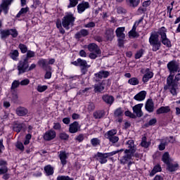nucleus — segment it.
I'll list each match as a JSON object with an SVG mask.
<instances>
[{"instance_id":"obj_58","label":"nucleus","mask_w":180,"mask_h":180,"mask_svg":"<svg viewBox=\"0 0 180 180\" xmlns=\"http://www.w3.org/2000/svg\"><path fill=\"white\" fill-rule=\"evenodd\" d=\"M101 76L103 78H108L109 75H110V72L108 70H101Z\"/></svg>"},{"instance_id":"obj_34","label":"nucleus","mask_w":180,"mask_h":180,"mask_svg":"<svg viewBox=\"0 0 180 180\" xmlns=\"http://www.w3.org/2000/svg\"><path fill=\"white\" fill-rule=\"evenodd\" d=\"M162 161L166 165L171 162V158L169 157V153L165 152L162 156Z\"/></svg>"},{"instance_id":"obj_3","label":"nucleus","mask_w":180,"mask_h":180,"mask_svg":"<svg viewBox=\"0 0 180 180\" xmlns=\"http://www.w3.org/2000/svg\"><path fill=\"white\" fill-rule=\"evenodd\" d=\"M124 151V149L122 148L120 150H113L110 153H101L97 152L96 154L94 155V158L96 160V161H98L100 164L103 165L106 164L108 162V158L110 157H113V155H116V154H119V153H122Z\"/></svg>"},{"instance_id":"obj_62","label":"nucleus","mask_w":180,"mask_h":180,"mask_svg":"<svg viewBox=\"0 0 180 180\" xmlns=\"http://www.w3.org/2000/svg\"><path fill=\"white\" fill-rule=\"evenodd\" d=\"M8 173V167L4 166L0 168V175H4V174Z\"/></svg>"},{"instance_id":"obj_60","label":"nucleus","mask_w":180,"mask_h":180,"mask_svg":"<svg viewBox=\"0 0 180 180\" xmlns=\"http://www.w3.org/2000/svg\"><path fill=\"white\" fill-rule=\"evenodd\" d=\"M84 134H80L77 136H76L75 140L79 143H82V141H84Z\"/></svg>"},{"instance_id":"obj_36","label":"nucleus","mask_w":180,"mask_h":180,"mask_svg":"<svg viewBox=\"0 0 180 180\" xmlns=\"http://www.w3.org/2000/svg\"><path fill=\"white\" fill-rule=\"evenodd\" d=\"M151 145V142L147 141V136H143L141 142V147L144 148H148Z\"/></svg>"},{"instance_id":"obj_46","label":"nucleus","mask_w":180,"mask_h":180,"mask_svg":"<svg viewBox=\"0 0 180 180\" xmlns=\"http://www.w3.org/2000/svg\"><path fill=\"white\" fill-rule=\"evenodd\" d=\"M10 36H11L13 39H16L18 36H19V32L17 29H9Z\"/></svg>"},{"instance_id":"obj_61","label":"nucleus","mask_w":180,"mask_h":180,"mask_svg":"<svg viewBox=\"0 0 180 180\" xmlns=\"http://www.w3.org/2000/svg\"><path fill=\"white\" fill-rule=\"evenodd\" d=\"M53 129L54 130H61V124L60 122H54Z\"/></svg>"},{"instance_id":"obj_20","label":"nucleus","mask_w":180,"mask_h":180,"mask_svg":"<svg viewBox=\"0 0 180 180\" xmlns=\"http://www.w3.org/2000/svg\"><path fill=\"white\" fill-rule=\"evenodd\" d=\"M145 109L149 113H153L154 112V101L152 98H149L147 100L146 103L145 105Z\"/></svg>"},{"instance_id":"obj_47","label":"nucleus","mask_w":180,"mask_h":180,"mask_svg":"<svg viewBox=\"0 0 180 180\" xmlns=\"http://www.w3.org/2000/svg\"><path fill=\"white\" fill-rule=\"evenodd\" d=\"M157 123V118H153L149 120L148 122L144 124L145 127H150V126H154Z\"/></svg>"},{"instance_id":"obj_7","label":"nucleus","mask_w":180,"mask_h":180,"mask_svg":"<svg viewBox=\"0 0 180 180\" xmlns=\"http://www.w3.org/2000/svg\"><path fill=\"white\" fill-rule=\"evenodd\" d=\"M17 68L19 75H20V74H25V72H27L29 68V60L22 56L21 60L18 62Z\"/></svg>"},{"instance_id":"obj_31","label":"nucleus","mask_w":180,"mask_h":180,"mask_svg":"<svg viewBox=\"0 0 180 180\" xmlns=\"http://www.w3.org/2000/svg\"><path fill=\"white\" fill-rule=\"evenodd\" d=\"M168 32V30L165 27H161L158 29L156 34H158L159 37L160 36V39H164L165 37H167V32Z\"/></svg>"},{"instance_id":"obj_33","label":"nucleus","mask_w":180,"mask_h":180,"mask_svg":"<svg viewBox=\"0 0 180 180\" xmlns=\"http://www.w3.org/2000/svg\"><path fill=\"white\" fill-rule=\"evenodd\" d=\"M8 57L13 60V61H18V57H19V51L18 50H12L8 54Z\"/></svg>"},{"instance_id":"obj_23","label":"nucleus","mask_w":180,"mask_h":180,"mask_svg":"<svg viewBox=\"0 0 180 180\" xmlns=\"http://www.w3.org/2000/svg\"><path fill=\"white\" fill-rule=\"evenodd\" d=\"M134 154H131V153H124V155H123L120 161V164H122V165H125V164H127L130 160H131L133 155Z\"/></svg>"},{"instance_id":"obj_8","label":"nucleus","mask_w":180,"mask_h":180,"mask_svg":"<svg viewBox=\"0 0 180 180\" xmlns=\"http://www.w3.org/2000/svg\"><path fill=\"white\" fill-rule=\"evenodd\" d=\"M116 134H117V130L111 129L105 133V139L109 140L110 143H112V144H116V143L119 141V136H116Z\"/></svg>"},{"instance_id":"obj_25","label":"nucleus","mask_w":180,"mask_h":180,"mask_svg":"<svg viewBox=\"0 0 180 180\" xmlns=\"http://www.w3.org/2000/svg\"><path fill=\"white\" fill-rule=\"evenodd\" d=\"M89 35V31H88V30L86 29H82L80 30V31L77 32L75 35V39H81L82 37H86V36Z\"/></svg>"},{"instance_id":"obj_42","label":"nucleus","mask_w":180,"mask_h":180,"mask_svg":"<svg viewBox=\"0 0 180 180\" xmlns=\"http://www.w3.org/2000/svg\"><path fill=\"white\" fill-rule=\"evenodd\" d=\"M145 52L146 51H144V49H141L139 51H137L135 54V59L139 60V58H141V57H143Z\"/></svg>"},{"instance_id":"obj_43","label":"nucleus","mask_w":180,"mask_h":180,"mask_svg":"<svg viewBox=\"0 0 180 180\" xmlns=\"http://www.w3.org/2000/svg\"><path fill=\"white\" fill-rule=\"evenodd\" d=\"M23 129V124H15L13 127V131L16 133H20Z\"/></svg>"},{"instance_id":"obj_54","label":"nucleus","mask_w":180,"mask_h":180,"mask_svg":"<svg viewBox=\"0 0 180 180\" xmlns=\"http://www.w3.org/2000/svg\"><path fill=\"white\" fill-rule=\"evenodd\" d=\"M124 115L127 116V117H130L131 119H136V115L130 112V110H126L124 112Z\"/></svg>"},{"instance_id":"obj_59","label":"nucleus","mask_w":180,"mask_h":180,"mask_svg":"<svg viewBox=\"0 0 180 180\" xmlns=\"http://www.w3.org/2000/svg\"><path fill=\"white\" fill-rule=\"evenodd\" d=\"M98 56H99V55H98L95 52H91L89 54V58H91V60H96V58H98Z\"/></svg>"},{"instance_id":"obj_39","label":"nucleus","mask_w":180,"mask_h":180,"mask_svg":"<svg viewBox=\"0 0 180 180\" xmlns=\"http://www.w3.org/2000/svg\"><path fill=\"white\" fill-rule=\"evenodd\" d=\"M34 56H35L34 51L29 50L28 51H27L26 55L22 56V57L26 60H29L30 58H33Z\"/></svg>"},{"instance_id":"obj_52","label":"nucleus","mask_w":180,"mask_h":180,"mask_svg":"<svg viewBox=\"0 0 180 180\" xmlns=\"http://www.w3.org/2000/svg\"><path fill=\"white\" fill-rule=\"evenodd\" d=\"M59 138L60 139V140L67 141L68 140V139H70V135H68L65 132H62L59 134Z\"/></svg>"},{"instance_id":"obj_11","label":"nucleus","mask_w":180,"mask_h":180,"mask_svg":"<svg viewBox=\"0 0 180 180\" xmlns=\"http://www.w3.org/2000/svg\"><path fill=\"white\" fill-rule=\"evenodd\" d=\"M87 49L90 53H96L98 54V57H101L102 55V51L101 50V48L98 46V44L95 43H90L87 45Z\"/></svg>"},{"instance_id":"obj_37","label":"nucleus","mask_w":180,"mask_h":180,"mask_svg":"<svg viewBox=\"0 0 180 180\" xmlns=\"http://www.w3.org/2000/svg\"><path fill=\"white\" fill-rule=\"evenodd\" d=\"M29 12V7L22 8L16 15L15 18H19L20 16H25Z\"/></svg>"},{"instance_id":"obj_41","label":"nucleus","mask_w":180,"mask_h":180,"mask_svg":"<svg viewBox=\"0 0 180 180\" xmlns=\"http://www.w3.org/2000/svg\"><path fill=\"white\" fill-rule=\"evenodd\" d=\"M91 144L93 147H98L101 146V140L98 138H93L91 139Z\"/></svg>"},{"instance_id":"obj_22","label":"nucleus","mask_w":180,"mask_h":180,"mask_svg":"<svg viewBox=\"0 0 180 180\" xmlns=\"http://www.w3.org/2000/svg\"><path fill=\"white\" fill-rule=\"evenodd\" d=\"M146 96H147V91H141L139 93L134 96V99L135 101H137L138 102H142V101H144V99H146Z\"/></svg>"},{"instance_id":"obj_15","label":"nucleus","mask_w":180,"mask_h":180,"mask_svg":"<svg viewBox=\"0 0 180 180\" xmlns=\"http://www.w3.org/2000/svg\"><path fill=\"white\" fill-rule=\"evenodd\" d=\"M89 8V2L82 1V3L77 5V12L78 13H84L86 9Z\"/></svg>"},{"instance_id":"obj_19","label":"nucleus","mask_w":180,"mask_h":180,"mask_svg":"<svg viewBox=\"0 0 180 180\" xmlns=\"http://www.w3.org/2000/svg\"><path fill=\"white\" fill-rule=\"evenodd\" d=\"M126 30V27H119L115 30V34L118 39H126V34H124V31Z\"/></svg>"},{"instance_id":"obj_6","label":"nucleus","mask_w":180,"mask_h":180,"mask_svg":"<svg viewBox=\"0 0 180 180\" xmlns=\"http://www.w3.org/2000/svg\"><path fill=\"white\" fill-rule=\"evenodd\" d=\"M167 67L169 72V78H172V74H175L179 71V63H178V62H176L175 60L169 61L167 63Z\"/></svg>"},{"instance_id":"obj_57","label":"nucleus","mask_w":180,"mask_h":180,"mask_svg":"<svg viewBox=\"0 0 180 180\" xmlns=\"http://www.w3.org/2000/svg\"><path fill=\"white\" fill-rule=\"evenodd\" d=\"M19 85H20V83L18 80H14L11 85V89H16V88L19 87Z\"/></svg>"},{"instance_id":"obj_21","label":"nucleus","mask_w":180,"mask_h":180,"mask_svg":"<svg viewBox=\"0 0 180 180\" xmlns=\"http://www.w3.org/2000/svg\"><path fill=\"white\" fill-rule=\"evenodd\" d=\"M13 0H2L1 8L5 13H9V6L12 4Z\"/></svg>"},{"instance_id":"obj_5","label":"nucleus","mask_w":180,"mask_h":180,"mask_svg":"<svg viewBox=\"0 0 180 180\" xmlns=\"http://www.w3.org/2000/svg\"><path fill=\"white\" fill-rule=\"evenodd\" d=\"M72 65H75V67H79L82 75H85L86 72H88V69L89 68V65H88V63L86 60L82 59L79 58L77 60L71 62Z\"/></svg>"},{"instance_id":"obj_50","label":"nucleus","mask_w":180,"mask_h":180,"mask_svg":"<svg viewBox=\"0 0 180 180\" xmlns=\"http://www.w3.org/2000/svg\"><path fill=\"white\" fill-rule=\"evenodd\" d=\"M56 180H75L73 177H70V176L60 175L58 176Z\"/></svg>"},{"instance_id":"obj_45","label":"nucleus","mask_w":180,"mask_h":180,"mask_svg":"<svg viewBox=\"0 0 180 180\" xmlns=\"http://www.w3.org/2000/svg\"><path fill=\"white\" fill-rule=\"evenodd\" d=\"M18 49H20L22 54H25V53H27V46L25 45V44H20L18 45Z\"/></svg>"},{"instance_id":"obj_35","label":"nucleus","mask_w":180,"mask_h":180,"mask_svg":"<svg viewBox=\"0 0 180 180\" xmlns=\"http://www.w3.org/2000/svg\"><path fill=\"white\" fill-rule=\"evenodd\" d=\"M127 3L131 8H137L140 5V0H127Z\"/></svg>"},{"instance_id":"obj_49","label":"nucleus","mask_w":180,"mask_h":180,"mask_svg":"<svg viewBox=\"0 0 180 180\" xmlns=\"http://www.w3.org/2000/svg\"><path fill=\"white\" fill-rule=\"evenodd\" d=\"M129 37H133L134 39L140 37V34L139 32H136V31L130 30L129 32Z\"/></svg>"},{"instance_id":"obj_32","label":"nucleus","mask_w":180,"mask_h":180,"mask_svg":"<svg viewBox=\"0 0 180 180\" xmlns=\"http://www.w3.org/2000/svg\"><path fill=\"white\" fill-rule=\"evenodd\" d=\"M0 36L1 40H6V39H8L11 36V32L9 30H1Z\"/></svg>"},{"instance_id":"obj_18","label":"nucleus","mask_w":180,"mask_h":180,"mask_svg":"<svg viewBox=\"0 0 180 180\" xmlns=\"http://www.w3.org/2000/svg\"><path fill=\"white\" fill-rule=\"evenodd\" d=\"M144 104L143 103H139V104H136L135 105L132 110L134 113H135L137 116V117H141L143 115V111L141 110V108H143Z\"/></svg>"},{"instance_id":"obj_55","label":"nucleus","mask_w":180,"mask_h":180,"mask_svg":"<svg viewBox=\"0 0 180 180\" xmlns=\"http://www.w3.org/2000/svg\"><path fill=\"white\" fill-rule=\"evenodd\" d=\"M47 88L48 86L46 85H38L37 90L38 91V92H44V91H47Z\"/></svg>"},{"instance_id":"obj_30","label":"nucleus","mask_w":180,"mask_h":180,"mask_svg":"<svg viewBox=\"0 0 180 180\" xmlns=\"http://www.w3.org/2000/svg\"><path fill=\"white\" fill-rule=\"evenodd\" d=\"M29 113V110L25 107H18L16 109L18 116H26Z\"/></svg>"},{"instance_id":"obj_14","label":"nucleus","mask_w":180,"mask_h":180,"mask_svg":"<svg viewBox=\"0 0 180 180\" xmlns=\"http://www.w3.org/2000/svg\"><path fill=\"white\" fill-rule=\"evenodd\" d=\"M106 85V81L102 80L99 82L98 84H94V92L95 94H101L105 91V86Z\"/></svg>"},{"instance_id":"obj_2","label":"nucleus","mask_w":180,"mask_h":180,"mask_svg":"<svg viewBox=\"0 0 180 180\" xmlns=\"http://www.w3.org/2000/svg\"><path fill=\"white\" fill-rule=\"evenodd\" d=\"M178 74L175 75V73H173L172 75V78L169 76L167 78V84L169 88H170V93L172 95H176V88L178 87V82L180 81V70L177 71Z\"/></svg>"},{"instance_id":"obj_53","label":"nucleus","mask_w":180,"mask_h":180,"mask_svg":"<svg viewBox=\"0 0 180 180\" xmlns=\"http://www.w3.org/2000/svg\"><path fill=\"white\" fill-rule=\"evenodd\" d=\"M94 78H96L95 79V81H96V82H99V81H101V79H102V72H101V70L98 72H97V73H95L94 74Z\"/></svg>"},{"instance_id":"obj_12","label":"nucleus","mask_w":180,"mask_h":180,"mask_svg":"<svg viewBox=\"0 0 180 180\" xmlns=\"http://www.w3.org/2000/svg\"><path fill=\"white\" fill-rule=\"evenodd\" d=\"M56 136H57L56 131L51 129L44 134L43 139L45 141H51L56 139Z\"/></svg>"},{"instance_id":"obj_26","label":"nucleus","mask_w":180,"mask_h":180,"mask_svg":"<svg viewBox=\"0 0 180 180\" xmlns=\"http://www.w3.org/2000/svg\"><path fill=\"white\" fill-rule=\"evenodd\" d=\"M166 165L167 169L169 171V172H175V171H178V169L179 168V165L178 163L173 164L169 162Z\"/></svg>"},{"instance_id":"obj_28","label":"nucleus","mask_w":180,"mask_h":180,"mask_svg":"<svg viewBox=\"0 0 180 180\" xmlns=\"http://www.w3.org/2000/svg\"><path fill=\"white\" fill-rule=\"evenodd\" d=\"M44 172L46 176H51L54 174V167L48 165L44 167Z\"/></svg>"},{"instance_id":"obj_48","label":"nucleus","mask_w":180,"mask_h":180,"mask_svg":"<svg viewBox=\"0 0 180 180\" xmlns=\"http://www.w3.org/2000/svg\"><path fill=\"white\" fill-rule=\"evenodd\" d=\"M114 115L116 117H120L122 116H123V111L122 110V108L120 107L118 108H117L115 112H114Z\"/></svg>"},{"instance_id":"obj_51","label":"nucleus","mask_w":180,"mask_h":180,"mask_svg":"<svg viewBox=\"0 0 180 180\" xmlns=\"http://www.w3.org/2000/svg\"><path fill=\"white\" fill-rule=\"evenodd\" d=\"M15 147L18 148V150H20V151H25V146H23V143L20 141H18L16 143Z\"/></svg>"},{"instance_id":"obj_4","label":"nucleus","mask_w":180,"mask_h":180,"mask_svg":"<svg viewBox=\"0 0 180 180\" xmlns=\"http://www.w3.org/2000/svg\"><path fill=\"white\" fill-rule=\"evenodd\" d=\"M74 23H75V17L72 13H67L62 18V26L65 30H70L73 27Z\"/></svg>"},{"instance_id":"obj_24","label":"nucleus","mask_w":180,"mask_h":180,"mask_svg":"<svg viewBox=\"0 0 180 180\" xmlns=\"http://www.w3.org/2000/svg\"><path fill=\"white\" fill-rule=\"evenodd\" d=\"M102 99L103 102L107 103V105H113V103L115 102V97L113 96H110L109 94H105L102 96Z\"/></svg>"},{"instance_id":"obj_56","label":"nucleus","mask_w":180,"mask_h":180,"mask_svg":"<svg viewBox=\"0 0 180 180\" xmlns=\"http://www.w3.org/2000/svg\"><path fill=\"white\" fill-rule=\"evenodd\" d=\"M117 13H118V15H124V13H126V9L122 6H120L117 8Z\"/></svg>"},{"instance_id":"obj_38","label":"nucleus","mask_w":180,"mask_h":180,"mask_svg":"<svg viewBox=\"0 0 180 180\" xmlns=\"http://www.w3.org/2000/svg\"><path fill=\"white\" fill-rule=\"evenodd\" d=\"M93 116L94 119H102L105 116V111L98 110L94 112Z\"/></svg>"},{"instance_id":"obj_64","label":"nucleus","mask_w":180,"mask_h":180,"mask_svg":"<svg viewBox=\"0 0 180 180\" xmlns=\"http://www.w3.org/2000/svg\"><path fill=\"white\" fill-rule=\"evenodd\" d=\"M46 71L44 75L45 79H50L51 78V70H45Z\"/></svg>"},{"instance_id":"obj_17","label":"nucleus","mask_w":180,"mask_h":180,"mask_svg":"<svg viewBox=\"0 0 180 180\" xmlns=\"http://www.w3.org/2000/svg\"><path fill=\"white\" fill-rule=\"evenodd\" d=\"M79 129H81V127H79V123L77 121H75L69 125V133L74 134L77 133Z\"/></svg>"},{"instance_id":"obj_40","label":"nucleus","mask_w":180,"mask_h":180,"mask_svg":"<svg viewBox=\"0 0 180 180\" xmlns=\"http://www.w3.org/2000/svg\"><path fill=\"white\" fill-rule=\"evenodd\" d=\"M128 84L129 85H139L140 84V82L139 81V79L137 77H131L128 80Z\"/></svg>"},{"instance_id":"obj_10","label":"nucleus","mask_w":180,"mask_h":180,"mask_svg":"<svg viewBox=\"0 0 180 180\" xmlns=\"http://www.w3.org/2000/svg\"><path fill=\"white\" fill-rule=\"evenodd\" d=\"M126 145L128 146L129 149H125L124 154H134L136 153V145H134V140L130 139L127 141Z\"/></svg>"},{"instance_id":"obj_16","label":"nucleus","mask_w":180,"mask_h":180,"mask_svg":"<svg viewBox=\"0 0 180 180\" xmlns=\"http://www.w3.org/2000/svg\"><path fill=\"white\" fill-rule=\"evenodd\" d=\"M58 158L60 161V164H61L62 167H65V165L67 164V162H68V161L67 160H68V156L67 155V152H65L64 150L60 151V153L58 155Z\"/></svg>"},{"instance_id":"obj_1","label":"nucleus","mask_w":180,"mask_h":180,"mask_svg":"<svg viewBox=\"0 0 180 180\" xmlns=\"http://www.w3.org/2000/svg\"><path fill=\"white\" fill-rule=\"evenodd\" d=\"M149 44L152 46V51H158L161 49V46H165L168 49L172 47V44H171V40L168 39V37H165V38H162L160 40L158 34L157 33H151L149 37Z\"/></svg>"},{"instance_id":"obj_9","label":"nucleus","mask_w":180,"mask_h":180,"mask_svg":"<svg viewBox=\"0 0 180 180\" xmlns=\"http://www.w3.org/2000/svg\"><path fill=\"white\" fill-rule=\"evenodd\" d=\"M141 74H143L142 77V82H143V84H147V82L154 77V72H153L150 68H146L145 70L141 69Z\"/></svg>"},{"instance_id":"obj_27","label":"nucleus","mask_w":180,"mask_h":180,"mask_svg":"<svg viewBox=\"0 0 180 180\" xmlns=\"http://www.w3.org/2000/svg\"><path fill=\"white\" fill-rule=\"evenodd\" d=\"M169 112H171L169 106H161L156 110V115H164L169 113Z\"/></svg>"},{"instance_id":"obj_63","label":"nucleus","mask_w":180,"mask_h":180,"mask_svg":"<svg viewBox=\"0 0 180 180\" xmlns=\"http://www.w3.org/2000/svg\"><path fill=\"white\" fill-rule=\"evenodd\" d=\"M118 47H123L124 46V39L123 38H118Z\"/></svg>"},{"instance_id":"obj_13","label":"nucleus","mask_w":180,"mask_h":180,"mask_svg":"<svg viewBox=\"0 0 180 180\" xmlns=\"http://www.w3.org/2000/svg\"><path fill=\"white\" fill-rule=\"evenodd\" d=\"M39 67L42 68L44 71H51L53 68L47 64V59L41 58L39 59L37 62Z\"/></svg>"},{"instance_id":"obj_29","label":"nucleus","mask_w":180,"mask_h":180,"mask_svg":"<svg viewBox=\"0 0 180 180\" xmlns=\"http://www.w3.org/2000/svg\"><path fill=\"white\" fill-rule=\"evenodd\" d=\"M105 35L107 40L112 41L115 38V31L112 28H108L105 30Z\"/></svg>"},{"instance_id":"obj_44","label":"nucleus","mask_w":180,"mask_h":180,"mask_svg":"<svg viewBox=\"0 0 180 180\" xmlns=\"http://www.w3.org/2000/svg\"><path fill=\"white\" fill-rule=\"evenodd\" d=\"M79 1H82V0H69V5L68 6V8H75L77 6V5H78V2H79Z\"/></svg>"}]
</instances>
